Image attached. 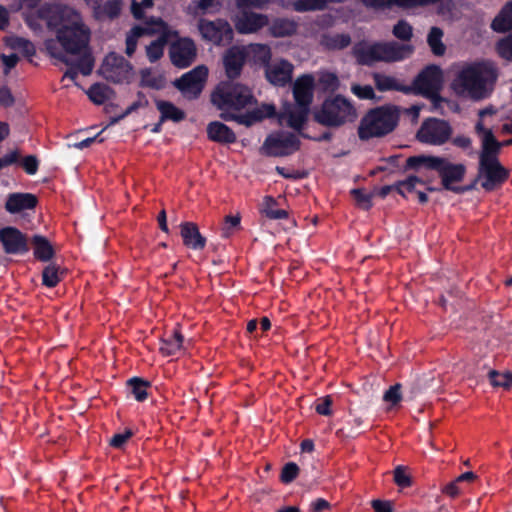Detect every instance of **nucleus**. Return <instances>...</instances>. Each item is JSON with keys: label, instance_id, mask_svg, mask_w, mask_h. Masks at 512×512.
<instances>
[{"label": "nucleus", "instance_id": "obj_36", "mask_svg": "<svg viewBox=\"0 0 512 512\" xmlns=\"http://www.w3.org/2000/svg\"><path fill=\"white\" fill-rule=\"evenodd\" d=\"M126 385L138 402H143L148 398V389L151 388V383L148 380L140 377H132L127 381Z\"/></svg>", "mask_w": 512, "mask_h": 512}, {"label": "nucleus", "instance_id": "obj_47", "mask_svg": "<svg viewBox=\"0 0 512 512\" xmlns=\"http://www.w3.org/2000/svg\"><path fill=\"white\" fill-rule=\"evenodd\" d=\"M488 378L492 386L508 389L512 386V372H498L490 370Z\"/></svg>", "mask_w": 512, "mask_h": 512}, {"label": "nucleus", "instance_id": "obj_20", "mask_svg": "<svg viewBox=\"0 0 512 512\" xmlns=\"http://www.w3.org/2000/svg\"><path fill=\"white\" fill-rule=\"evenodd\" d=\"M42 0H12L11 9L15 12L23 11L22 16L30 28H41V22L46 23L45 18L38 17L39 11L47 4L40 5Z\"/></svg>", "mask_w": 512, "mask_h": 512}, {"label": "nucleus", "instance_id": "obj_3", "mask_svg": "<svg viewBox=\"0 0 512 512\" xmlns=\"http://www.w3.org/2000/svg\"><path fill=\"white\" fill-rule=\"evenodd\" d=\"M498 76V70L492 62H474L465 65L457 73L451 86L456 94L479 101L491 95Z\"/></svg>", "mask_w": 512, "mask_h": 512}, {"label": "nucleus", "instance_id": "obj_43", "mask_svg": "<svg viewBox=\"0 0 512 512\" xmlns=\"http://www.w3.org/2000/svg\"><path fill=\"white\" fill-rule=\"evenodd\" d=\"M442 37L443 31L438 27H432L428 33L427 42L432 53L436 56H442L446 50Z\"/></svg>", "mask_w": 512, "mask_h": 512}, {"label": "nucleus", "instance_id": "obj_23", "mask_svg": "<svg viewBox=\"0 0 512 512\" xmlns=\"http://www.w3.org/2000/svg\"><path fill=\"white\" fill-rule=\"evenodd\" d=\"M180 235L183 245L191 250H203L206 246V237H204L194 222H182L180 224Z\"/></svg>", "mask_w": 512, "mask_h": 512}, {"label": "nucleus", "instance_id": "obj_8", "mask_svg": "<svg viewBox=\"0 0 512 512\" xmlns=\"http://www.w3.org/2000/svg\"><path fill=\"white\" fill-rule=\"evenodd\" d=\"M443 71L438 65L430 64L424 67L408 85V95L426 96L441 91L443 88Z\"/></svg>", "mask_w": 512, "mask_h": 512}, {"label": "nucleus", "instance_id": "obj_32", "mask_svg": "<svg viewBox=\"0 0 512 512\" xmlns=\"http://www.w3.org/2000/svg\"><path fill=\"white\" fill-rule=\"evenodd\" d=\"M155 104L156 108L161 114V122L170 120L178 123L183 121L186 117L185 112L176 107L172 102L166 100H156Z\"/></svg>", "mask_w": 512, "mask_h": 512}, {"label": "nucleus", "instance_id": "obj_14", "mask_svg": "<svg viewBox=\"0 0 512 512\" xmlns=\"http://www.w3.org/2000/svg\"><path fill=\"white\" fill-rule=\"evenodd\" d=\"M197 57L195 42L189 37L178 38L169 47V58L171 63L179 68L190 67Z\"/></svg>", "mask_w": 512, "mask_h": 512}, {"label": "nucleus", "instance_id": "obj_57", "mask_svg": "<svg viewBox=\"0 0 512 512\" xmlns=\"http://www.w3.org/2000/svg\"><path fill=\"white\" fill-rule=\"evenodd\" d=\"M271 0H235V5L239 10H248L251 8L262 10Z\"/></svg>", "mask_w": 512, "mask_h": 512}, {"label": "nucleus", "instance_id": "obj_51", "mask_svg": "<svg viewBox=\"0 0 512 512\" xmlns=\"http://www.w3.org/2000/svg\"><path fill=\"white\" fill-rule=\"evenodd\" d=\"M241 218L240 216L228 215L225 217L224 225L221 230V237L229 238L235 230L240 228Z\"/></svg>", "mask_w": 512, "mask_h": 512}, {"label": "nucleus", "instance_id": "obj_16", "mask_svg": "<svg viewBox=\"0 0 512 512\" xmlns=\"http://www.w3.org/2000/svg\"><path fill=\"white\" fill-rule=\"evenodd\" d=\"M0 242L4 252L10 255H24L30 249L27 235L13 226L0 229Z\"/></svg>", "mask_w": 512, "mask_h": 512}, {"label": "nucleus", "instance_id": "obj_48", "mask_svg": "<svg viewBox=\"0 0 512 512\" xmlns=\"http://www.w3.org/2000/svg\"><path fill=\"white\" fill-rule=\"evenodd\" d=\"M392 33L401 41H410L413 36V28L408 21L401 19L393 26Z\"/></svg>", "mask_w": 512, "mask_h": 512}, {"label": "nucleus", "instance_id": "obj_56", "mask_svg": "<svg viewBox=\"0 0 512 512\" xmlns=\"http://www.w3.org/2000/svg\"><path fill=\"white\" fill-rule=\"evenodd\" d=\"M440 92L441 91H437V92L431 93V94L423 96V97L430 100V102H431L430 111L431 112H438L441 115H443L444 114L443 104L447 102V99L444 98L443 96H441Z\"/></svg>", "mask_w": 512, "mask_h": 512}, {"label": "nucleus", "instance_id": "obj_1", "mask_svg": "<svg viewBox=\"0 0 512 512\" xmlns=\"http://www.w3.org/2000/svg\"><path fill=\"white\" fill-rule=\"evenodd\" d=\"M211 102L221 111L219 116L222 120L235 121L247 127L276 114L275 106L265 103L244 114H237V111L257 101L249 87L233 81L220 82L211 94Z\"/></svg>", "mask_w": 512, "mask_h": 512}, {"label": "nucleus", "instance_id": "obj_13", "mask_svg": "<svg viewBox=\"0 0 512 512\" xmlns=\"http://www.w3.org/2000/svg\"><path fill=\"white\" fill-rule=\"evenodd\" d=\"M105 79L113 83H123L129 80L132 66L123 56L110 52L100 67Z\"/></svg>", "mask_w": 512, "mask_h": 512}, {"label": "nucleus", "instance_id": "obj_55", "mask_svg": "<svg viewBox=\"0 0 512 512\" xmlns=\"http://www.w3.org/2000/svg\"><path fill=\"white\" fill-rule=\"evenodd\" d=\"M332 404L333 399L330 395L318 398L315 404V411L322 416H331L333 413Z\"/></svg>", "mask_w": 512, "mask_h": 512}, {"label": "nucleus", "instance_id": "obj_2", "mask_svg": "<svg viewBox=\"0 0 512 512\" xmlns=\"http://www.w3.org/2000/svg\"><path fill=\"white\" fill-rule=\"evenodd\" d=\"M38 17L45 18L47 27L56 31L57 40L66 53L76 55L88 46L90 30L74 8L63 4H46Z\"/></svg>", "mask_w": 512, "mask_h": 512}, {"label": "nucleus", "instance_id": "obj_25", "mask_svg": "<svg viewBox=\"0 0 512 512\" xmlns=\"http://www.w3.org/2000/svg\"><path fill=\"white\" fill-rule=\"evenodd\" d=\"M309 113V106H299L295 103L294 107L285 109V111L282 112L281 118L286 119L287 126L301 134L308 120Z\"/></svg>", "mask_w": 512, "mask_h": 512}, {"label": "nucleus", "instance_id": "obj_9", "mask_svg": "<svg viewBox=\"0 0 512 512\" xmlns=\"http://www.w3.org/2000/svg\"><path fill=\"white\" fill-rule=\"evenodd\" d=\"M197 27L201 37L216 46L229 45L234 39L232 26L223 18L215 20L200 18Z\"/></svg>", "mask_w": 512, "mask_h": 512}, {"label": "nucleus", "instance_id": "obj_12", "mask_svg": "<svg viewBox=\"0 0 512 512\" xmlns=\"http://www.w3.org/2000/svg\"><path fill=\"white\" fill-rule=\"evenodd\" d=\"M207 77V67L199 65L176 79L173 85L185 98L197 99L204 88Z\"/></svg>", "mask_w": 512, "mask_h": 512}, {"label": "nucleus", "instance_id": "obj_62", "mask_svg": "<svg viewBox=\"0 0 512 512\" xmlns=\"http://www.w3.org/2000/svg\"><path fill=\"white\" fill-rule=\"evenodd\" d=\"M351 90L360 99L372 100L375 98L374 89L370 85H354Z\"/></svg>", "mask_w": 512, "mask_h": 512}, {"label": "nucleus", "instance_id": "obj_17", "mask_svg": "<svg viewBox=\"0 0 512 512\" xmlns=\"http://www.w3.org/2000/svg\"><path fill=\"white\" fill-rule=\"evenodd\" d=\"M248 57L244 46H231L223 54V67L228 81H233L240 77L243 67Z\"/></svg>", "mask_w": 512, "mask_h": 512}, {"label": "nucleus", "instance_id": "obj_24", "mask_svg": "<svg viewBox=\"0 0 512 512\" xmlns=\"http://www.w3.org/2000/svg\"><path fill=\"white\" fill-rule=\"evenodd\" d=\"M38 204V198L31 193H11L8 195L5 209L11 213L16 214L24 210L34 209Z\"/></svg>", "mask_w": 512, "mask_h": 512}, {"label": "nucleus", "instance_id": "obj_46", "mask_svg": "<svg viewBox=\"0 0 512 512\" xmlns=\"http://www.w3.org/2000/svg\"><path fill=\"white\" fill-rule=\"evenodd\" d=\"M495 51L501 59L512 62V33L500 38L496 42Z\"/></svg>", "mask_w": 512, "mask_h": 512}, {"label": "nucleus", "instance_id": "obj_10", "mask_svg": "<svg viewBox=\"0 0 512 512\" xmlns=\"http://www.w3.org/2000/svg\"><path fill=\"white\" fill-rule=\"evenodd\" d=\"M299 138L291 132L269 134L261 147V153L269 157L289 156L300 149Z\"/></svg>", "mask_w": 512, "mask_h": 512}, {"label": "nucleus", "instance_id": "obj_54", "mask_svg": "<svg viewBox=\"0 0 512 512\" xmlns=\"http://www.w3.org/2000/svg\"><path fill=\"white\" fill-rule=\"evenodd\" d=\"M383 400L387 403H390L392 406L398 405L402 400L401 384L396 383L390 386L389 389L384 393Z\"/></svg>", "mask_w": 512, "mask_h": 512}, {"label": "nucleus", "instance_id": "obj_28", "mask_svg": "<svg viewBox=\"0 0 512 512\" xmlns=\"http://www.w3.org/2000/svg\"><path fill=\"white\" fill-rule=\"evenodd\" d=\"M122 4L123 0H107L103 4L98 2V4L93 7L94 16L98 20L116 19L121 13Z\"/></svg>", "mask_w": 512, "mask_h": 512}, {"label": "nucleus", "instance_id": "obj_41", "mask_svg": "<svg viewBox=\"0 0 512 512\" xmlns=\"http://www.w3.org/2000/svg\"><path fill=\"white\" fill-rule=\"evenodd\" d=\"M112 93L113 91L109 86L100 83L92 84L87 91L89 99L96 105L104 104Z\"/></svg>", "mask_w": 512, "mask_h": 512}, {"label": "nucleus", "instance_id": "obj_21", "mask_svg": "<svg viewBox=\"0 0 512 512\" xmlns=\"http://www.w3.org/2000/svg\"><path fill=\"white\" fill-rule=\"evenodd\" d=\"M315 78L312 74L299 76L292 88L293 98L299 106H311L314 97Z\"/></svg>", "mask_w": 512, "mask_h": 512}, {"label": "nucleus", "instance_id": "obj_30", "mask_svg": "<svg viewBox=\"0 0 512 512\" xmlns=\"http://www.w3.org/2000/svg\"><path fill=\"white\" fill-rule=\"evenodd\" d=\"M491 29L497 33L512 30V1L507 2L492 20Z\"/></svg>", "mask_w": 512, "mask_h": 512}, {"label": "nucleus", "instance_id": "obj_15", "mask_svg": "<svg viewBox=\"0 0 512 512\" xmlns=\"http://www.w3.org/2000/svg\"><path fill=\"white\" fill-rule=\"evenodd\" d=\"M484 177L482 187L492 191L496 186L503 184L509 178V171L500 163L499 158L479 161L478 178Z\"/></svg>", "mask_w": 512, "mask_h": 512}, {"label": "nucleus", "instance_id": "obj_34", "mask_svg": "<svg viewBox=\"0 0 512 512\" xmlns=\"http://www.w3.org/2000/svg\"><path fill=\"white\" fill-rule=\"evenodd\" d=\"M184 337L179 329H174L173 333L167 338L161 339L159 348L163 356H174L182 348Z\"/></svg>", "mask_w": 512, "mask_h": 512}, {"label": "nucleus", "instance_id": "obj_39", "mask_svg": "<svg viewBox=\"0 0 512 512\" xmlns=\"http://www.w3.org/2000/svg\"><path fill=\"white\" fill-rule=\"evenodd\" d=\"M140 86L148 87L155 90H161L166 86V78L163 74H153L150 69L146 68L140 72Z\"/></svg>", "mask_w": 512, "mask_h": 512}, {"label": "nucleus", "instance_id": "obj_31", "mask_svg": "<svg viewBox=\"0 0 512 512\" xmlns=\"http://www.w3.org/2000/svg\"><path fill=\"white\" fill-rule=\"evenodd\" d=\"M31 244L34 247V257L37 260L47 262L54 257V248L45 236L34 235L31 238Z\"/></svg>", "mask_w": 512, "mask_h": 512}, {"label": "nucleus", "instance_id": "obj_4", "mask_svg": "<svg viewBox=\"0 0 512 512\" xmlns=\"http://www.w3.org/2000/svg\"><path fill=\"white\" fill-rule=\"evenodd\" d=\"M405 169L435 172L441 180L442 188L453 193L467 172V167L463 163H453L446 157L424 154L408 157Z\"/></svg>", "mask_w": 512, "mask_h": 512}, {"label": "nucleus", "instance_id": "obj_63", "mask_svg": "<svg viewBox=\"0 0 512 512\" xmlns=\"http://www.w3.org/2000/svg\"><path fill=\"white\" fill-rule=\"evenodd\" d=\"M319 84L324 90H334L338 86V78L335 74L326 72L320 76Z\"/></svg>", "mask_w": 512, "mask_h": 512}, {"label": "nucleus", "instance_id": "obj_18", "mask_svg": "<svg viewBox=\"0 0 512 512\" xmlns=\"http://www.w3.org/2000/svg\"><path fill=\"white\" fill-rule=\"evenodd\" d=\"M269 25V17L266 14L256 13L250 10H240L234 19V26L239 34H253Z\"/></svg>", "mask_w": 512, "mask_h": 512}, {"label": "nucleus", "instance_id": "obj_60", "mask_svg": "<svg viewBox=\"0 0 512 512\" xmlns=\"http://www.w3.org/2000/svg\"><path fill=\"white\" fill-rule=\"evenodd\" d=\"M132 436V430L126 429L123 433L114 434L111 437L109 444L111 447L115 449H122Z\"/></svg>", "mask_w": 512, "mask_h": 512}, {"label": "nucleus", "instance_id": "obj_37", "mask_svg": "<svg viewBox=\"0 0 512 512\" xmlns=\"http://www.w3.org/2000/svg\"><path fill=\"white\" fill-rule=\"evenodd\" d=\"M66 275V270L56 264L47 265L42 271V284L48 288L56 287Z\"/></svg>", "mask_w": 512, "mask_h": 512}, {"label": "nucleus", "instance_id": "obj_7", "mask_svg": "<svg viewBox=\"0 0 512 512\" xmlns=\"http://www.w3.org/2000/svg\"><path fill=\"white\" fill-rule=\"evenodd\" d=\"M313 117L314 121L322 126L338 128L347 122H353L357 118V112L347 98L338 94L326 98Z\"/></svg>", "mask_w": 512, "mask_h": 512}, {"label": "nucleus", "instance_id": "obj_40", "mask_svg": "<svg viewBox=\"0 0 512 512\" xmlns=\"http://www.w3.org/2000/svg\"><path fill=\"white\" fill-rule=\"evenodd\" d=\"M250 52L253 58V61L256 64H259L261 66H264L265 69L270 65V60L272 57V52L270 47L267 44H251L250 45Z\"/></svg>", "mask_w": 512, "mask_h": 512}, {"label": "nucleus", "instance_id": "obj_27", "mask_svg": "<svg viewBox=\"0 0 512 512\" xmlns=\"http://www.w3.org/2000/svg\"><path fill=\"white\" fill-rule=\"evenodd\" d=\"M352 42L348 33L325 32L320 37L321 46L328 51H339L350 46Z\"/></svg>", "mask_w": 512, "mask_h": 512}, {"label": "nucleus", "instance_id": "obj_49", "mask_svg": "<svg viewBox=\"0 0 512 512\" xmlns=\"http://www.w3.org/2000/svg\"><path fill=\"white\" fill-rule=\"evenodd\" d=\"M51 55L54 58L58 59L59 61L63 62L64 64H66L67 66H69V68L64 73L63 79L69 78L70 80L75 82L78 77L79 71L76 68V66L74 65V62L67 56V54L64 52H57V53H51Z\"/></svg>", "mask_w": 512, "mask_h": 512}, {"label": "nucleus", "instance_id": "obj_33", "mask_svg": "<svg viewBox=\"0 0 512 512\" xmlns=\"http://www.w3.org/2000/svg\"><path fill=\"white\" fill-rule=\"evenodd\" d=\"M374 84L377 90L385 91H399L408 95V85L401 84L396 78L382 73L373 74Z\"/></svg>", "mask_w": 512, "mask_h": 512}, {"label": "nucleus", "instance_id": "obj_19", "mask_svg": "<svg viewBox=\"0 0 512 512\" xmlns=\"http://www.w3.org/2000/svg\"><path fill=\"white\" fill-rule=\"evenodd\" d=\"M475 132L481 137V152L479 161L497 159L501 151L502 144L495 138L491 129L486 128L482 120H478L475 125Z\"/></svg>", "mask_w": 512, "mask_h": 512}, {"label": "nucleus", "instance_id": "obj_6", "mask_svg": "<svg viewBox=\"0 0 512 512\" xmlns=\"http://www.w3.org/2000/svg\"><path fill=\"white\" fill-rule=\"evenodd\" d=\"M400 119V110L395 105H383L370 109L358 126V137L362 141L384 137L395 130Z\"/></svg>", "mask_w": 512, "mask_h": 512}, {"label": "nucleus", "instance_id": "obj_61", "mask_svg": "<svg viewBox=\"0 0 512 512\" xmlns=\"http://www.w3.org/2000/svg\"><path fill=\"white\" fill-rule=\"evenodd\" d=\"M138 96L140 98H142V100H138L134 103H132L121 115L113 118L111 120V123H116L118 122L119 120L123 119L124 117L128 116L131 112L135 111L136 109H138L139 107H146L148 106L149 104V101L145 98V96L143 95L142 92H139L138 93Z\"/></svg>", "mask_w": 512, "mask_h": 512}, {"label": "nucleus", "instance_id": "obj_26", "mask_svg": "<svg viewBox=\"0 0 512 512\" xmlns=\"http://www.w3.org/2000/svg\"><path fill=\"white\" fill-rule=\"evenodd\" d=\"M207 136L209 140L221 144H233L237 140L234 131L220 121H212L207 125Z\"/></svg>", "mask_w": 512, "mask_h": 512}, {"label": "nucleus", "instance_id": "obj_29", "mask_svg": "<svg viewBox=\"0 0 512 512\" xmlns=\"http://www.w3.org/2000/svg\"><path fill=\"white\" fill-rule=\"evenodd\" d=\"M297 29L298 23L293 19L275 18L269 26V33L275 38H282L296 34Z\"/></svg>", "mask_w": 512, "mask_h": 512}, {"label": "nucleus", "instance_id": "obj_53", "mask_svg": "<svg viewBox=\"0 0 512 512\" xmlns=\"http://www.w3.org/2000/svg\"><path fill=\"white\" fill-rule=\"evenodd\" d=\"M10 45L13 49L22 51L26 56H33L35 54L33 43L25 38L15 37Z\"/></svg>", "mask_w": 512, "mask_h": 512}, {"label": "nucleus", "instance_id": "obj_42", "mask_svg": "<svg viewBox=\"0 0 512 512\" xmlns=\"http://www.w3.org/2000/svg\"><path fill=\"white\" fill-rule=\"evenodd\" d=\"M142 28L149 29L150 32L146 33V35H154L159 34L163 35L167 33L168 36H177L178 33L176 31H172L169 28V25L160 17H150L146 22L145 26Z\"/></svg>", "mask_w": 512, "mask_h": 512}, {"label": "nucleus", "instance_id": "obj_11", "mask_svg": "<svg viewBox=\"0 0 512 512\" xmlns=\"http://www.w3.org/2000/svg\"><path fill=\"white\" fill-rule=\"evenodd\" d=\"M452 135V127L448 121L438 118H428L423 121L416 138L425 144L443 145Z\"/></svg>", "mask_w": 512, "mask_h": 512}, {"label": "nucleus", "instance_id": "obj_52", "mask_svg": "<svg viewBox=\"0 0 512 512\" xmlns=\"http://www.w3.org/2000/svg\"><path fill=\"white\" fill-rule=\"evenodd\" d=\"M299 474V467L294 462L286 463L281 471L280 480L284 484L293 482Z\"/></svg>", "mask_w": 512, "mask_h": 512}, {"label": "nucleus", "instance_id": "obj_44", "mask_svg": "<svg viewBox=\"0 0 512 512\" xmlns=\"http://www.w3.org/2000/svg\"><path fill=\"white\" fill-rule=\"evenodd\" d=\"M149 29L142 28V26L136 25L134 26L126 35V49L125 53L131 57L137 48V42L138 39L141 36L146 35V33H149Z\"/></svg>", "mask_w": 512, "mask_h": 512}, {"label": "nucleus", "instance_id": "obj_38", "mask_svg": "<svg viewBox=\"0 0 512 512\" xmlns=\"http://www.w3.org/2000/svg\"><path fill=\"white\" fill-rule=\"evenodd\" d=\"M170 37L171 36H168L167 33H164L163 35H159L156 40L152 41L148 46H146V55L151 63H155L162 58L164 54V48Z\"/></svg>", "mask_w": 512, "mask_h": 512}, {"label": "nucleus", "instance_id": "obj_22", "mask_svg": "<svg viewBox=\"0 0 512 512\" xmlns=\"http://www.w3.org/2000/svg\"><path fill=\"white\" fill-rule=\"evenodd\" d=\"M294 66L285 59L278 63L270 64L265 69V77L274 86L284 87L292 80Z\"/></svg>", "mask_w": 512, "mask_h": 512}, {"label": "nucleus", "instance_id": "obj_59", "mask_svg": "<svg viewBox=\"0 0 512 512\" xmlns=\"http://www.w3.org/2000/svg\"><path fill=\"white\" fill-rule=\"evenodd\" d=\"M394 482L401 488H407L412 485L411 477L406 473L403 466H397L394 470Z\"/></svg>", "mask_w": 512, "mask_h": 512}, {"label": "nucleus", "instance_id": "obj_35", "mask_svg": "<svg viewBox=\"0 0 512 512\" xmlns=\"http://www.w3.org/2000/svg\"><path fill=\"white\" fill-rule=\"evenodd\" d=\"M277 204L273 196H265L260 207V213L271 220L287 219L288 212L284 209L277 208Z\"/></svg>", "mask_w": 512, "mask_h": 512}, {"label": "nucleus", "instance_id": "obj_45", "mask_svg": "<svg viewBox=\"0 0 512 512\" xmlns=\"http://www.w3.org/2000/svg\"><path fill=\"white\" fill-rule=\"evenodd\" d=\"M328 0H295L292 4L296 12L321 11L327 7Z\"/></svg>", "mask_w": 512, "mask_h": 512}, {"label": "nucleus", "instance_id": "obj_58", "mask_svg": "<svg viewBox=\"0 0 512 512\" xmlns=\"http://www.w3.org/2000/svg\"><path fill=\"white\" fill-rule=\"evenodd\" d=\"M74 65L82 75L88 76L93 70L94 60L90 55H84L74 62Z\"/></svg>", "mask_w": 512, "mask_h": 512}, {"label": "nucleus", "instance_id": "obj_5", "mask_svg": "<svg viewBox=\"0 0 512 512\" xmlns=\"http://www.w3.org/2000/svg\"><path fill=\"white\" fill-rule=\"evenodd\" d=\"M413 53L410 44L390 42H375L369 44L365 40L359 41L352 47V55L357 63L371 66L376 62H397L408 58Z\"/></svg>", "mask_w": 512, "mask_h": 512}, {"label": "nucleus", "instance_id": "obj_50", "mask_svg": "<svg viewBox=\"0 0 512 512\" xmlns=\"http://www.w3.org/2000/svg\"><path fill=\"white\" fill-rule=\"evenodd\" d=\"M351 195L362 209L369 210L372 207L373 195L371 193H367L362 188H355L351 191Z\"/></svg>", "mask_w": 512, "mask_h": 512}, {"label": "nucleus", "instance_id": "obj_64", "mask_svg": "<svg viewBox=\"0 0 512 512\" xmlns=\"http://www.w3.org/2000/svg\"><path fill=\"white\" fill-rule=\"evenodd\" d=\"M21 165L28 175H34L38 171L39 160L34 155H28L23 158Z\"/></svg>", "mask_w": 512, "mask_h": 512}]
</instances>
